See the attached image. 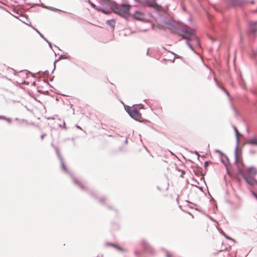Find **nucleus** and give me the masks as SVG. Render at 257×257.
I'll list each match as a JSON object with an SVG mask.
<instances>
[{
    "instance_id": "nucleus-10",
    "label": "nucleus",
    "mask_w": 257,
    "mask_h": 257,
    "mask_svg": "<svg viewBox=\"0 0 257 257\" xmlns=\"http://www.w3.org/2000/svg\"><path fill=\"white\" fill-rule=\"evenodd\" d=\"M47 118L48 119H55V120H56V121L60 120V119L57 118L56 117H47ZM56 122L57 124H58V125H59V127L63 126L65 129H67V127L65 126V122L64 120L63 121L62 124L61 123H59L58 122Z\"/></svg>"
},
{
    "instance_id": "nucleus-3",
    "label": "nucleus",
    "mask_w": 257,
    "mask_h": 257,
    "mask_svg": "<svg viewBox=\"0 0 257 257\" xmlns=\"http://www.w3.org/2000/svg\"><path fill=\"white\" fill-rule=\"evenodd\" d=\"M184 32L185 34L183 36V38L189 40L194 39L196 43L198 44H199V40L195 36V35L194 34V32L192 30L188 27H186L184 28Z\"/></svg>"
},
{
    "instance_id": "nucleus-1",
    "label": "nucleus",
    "mask_w": 257,
    "mask_h": 257,
    "mask_svg": "<svg viewBox=\"0 0 257 257\" xmlns=\"http://www.w3.org/2000/svg\"><path fill=\"white\" fill-rule=\"evenodd\" d=\"M111 8L113 12L124 18L131 16L130 10L132 6L129 4L118 5L115 3L111 4Z\"/></svg>"
},
{
    "instance_id": "nucleus-35",
    "label": "nucleus",
    "mask_w": 257,
    "mask_h": 257,
    "mask_svg": "<svg viewBox=\"0 0 257 257\" xmlns=\"http://www.w3.org/2000/svg\"><path fill=\"white\" fill-rule=\"evenodd\" d=\"M135 254H136V255H139V253H138L137 251H135Z\"/></svg>"
},
{
    "instance_id": "nucleus-42",
    "label": "nucleus",
    "mask_w": 257,
    "mask_h": 257,
    "mask_svg": "<svg viewBox=\"0 0 257 257\" xmlns=\"http://www.w3.org/2000/svg\"><path fill=\"white\" fill-rule=\"evenodd\" d=\"M135 1H137V2H139V3H140V2L139 1H138V0H135Z\"/></svg>"
},
{
    "instance_id": "nucleus-7",
    "label": "nucleus",
    "mask_w": 257,
    "mask_h": 257,
    "mask_svg": "<svg viewBox=\"0 0 257 257\" xmlns=\"http://www.w3.org/2000/svg\"><path fill=\"white\" fill-rule=\"evenodd\" d=\"M243 178L250 186H255L257 185V180L253 178L245 175Z\"/></svg>"
},
{
    "instance_id": "nucleus-9",
    "label": "nucleus",
    "mask_w": 257,
    "mask_h": 257,
    "mask_svg": "<svg viewBox=\"0 0 257 257\" xmlns=\"http://www.w3.org/2000/svg\"><path fill=\"white\" fill-rule=\"evenodd\" d=\"M166 27L169 29L173 33H177L178 30V27L177 26L168 23L166 25Z\"/></svg>"
},
{
    "instance_id": "nucleus-32",
    "label": "nucleus",
    "mask_w": 257,
    "mask_h": 257,
    "mask_svg": "<svg viewBox=\"0 0 257 257\" xmlns=\"http://www.w3.org/2000/svg\"><path fill=\"white\" fill-rule=\"evenodd\" d=\"M207 216L208 217V218H210L211 220H212V221H214V219H213L211 217L209 216V215H207Z\"/></svg>"
},
{
    "instance_id": "nucleus-28",
    "label": "nucleus",
    "mask_w": 257,
    "mask_h": 257,
    "mask_svg": "<svg viewBox=\"0 0 257 257\" xmlns=\"http://www.w3.org/2000/svg\"><path fill=\"white\" fill-rule=\"evenodd\" d=\"M127 143H128V140H127V138H126L125 139V140L124 141V144H127Z\"/></svg>"
},
{
    "instance_id": "nucleus-27",
    "label": "nucleus",
    "mask_w": 257,
    "mask_h": 257,
    "mask_svg": "<svg viewBox=\"0 0 257 257\" xmlns=\"http://www.w3.org/2000/svg\"><path fill=\"white\" fill-rule=\"evenodd\" d=\"M205 166L207 167L208 166V162L206 161L204 162Z\"/></svg>"
},
{
    "instance_id": "nucleus-40",
    "label": "nucleus",
    "mask_w": 257,
    "mask_h": 257,
    "mask_svg": "<svg viewBox=\"0 0 257 257\" xmlns=\"http://www.w3.org/2000/svg\"><path fill=\"white\" fill-rule=\"evenodd\" d=\"M183 173H182V174L180 175L181 177H182L183 176Z\"/></svg>"
},
{
    "instance_id": "nucleus-30",
    "label": "nucleus",
    "mask_w": 257,
    "mask_h": 257,
    "mask_svg": "<svg viewBox=\"0 0 257 257\" xmlns=\"http://www.w3.org/2000/svg\"><path fill=\"white\" fill-rule=\"evenodd\" d=\"M166 253H167V257H171L168 252L166 251Z\"/></svg>"
},
{
    "instance_id": "nucleus-36",
    "label": "nucleus",
    "mask_w": 257,
    "mask_h": 257,
    "mask_svg": "<svg viewBox=\"0 0 257 257\" xmlns=\"http://www.w3.org/2000/svg\"><path fill=\"white\" fill-rule=\"evenodd\" d=\"M188 45H189V47L191 48V49H192V47H191V45H190V44H188Z\"/></svg>"
},
{
    "instance_id": "nucleus-2",
    "label": "nucleus",
    "mask_w": 257,
    "mask_h": 257,
    "mask_svg": "<svg viewBox=\"0 0 257 257\" xmlns=\"http://www.w3.org/2000/svg\"><path fill=\"white\" fill-rule=\"evenodd\" d=\"M55 150H56V153L58 155V157H59V158L61 161L62 169L63 170H64L66 173L69 174L71 176V177L72 179L73 180V182L75 184H77L80 187V188H81L82 190H85L86 189V185L84 184H83V183H82L81 182L77 180H76L73 176V174L68 172V171L67 170V169L65 165L63 159L60 154L59 149L58 148L56 147Z\"/></svg>"
},
{
    "instance_id": "nucleus-21",
    "label": "nucleus",
    "mask_w": 257,
    "mask_h": 257,
    "mask_svg": "<svg viewBox=\"0 0 257 257\" xmlns=\"http://www.w3.org/2000/svg\"><path fill=\"white\" fill-rule=\"evenodd\" d=\"M223 235L224 236H225V237L228 239H229V240H231L232 241H233V242H235V240L229 236H228L227 235H226L225 233H223Z\"/></svg>"
},
{
    "instance_id": "nucleus-20",
    "label": "nucleus",
    "mask_w": 257,
    "mask_h": 257,
    "mask_svg": "<svg viewBox=\"0 0 257 257\" xmlns=\"http://www.w3.org/2000/svg\"><path fill=\"white\" fill-rule=\"evenodd\" d=\"M237 171L238 173L242 176L243 178L244 176L245 175V174L243 172V171L241 170V169L239 167H237Z\"/></svg>"
},
{
    "instance_id": "nucleus-29",
    "label": "nucleus",
    "mask_w": 257,
    "mask_h": 257,
    "mask_svg": "<svg viewBox=\"0 0 257 257\" xmlns=\"http://www.w3.org/2000/svg\"><path fill=\"white\" fill-rule=\"evenodd\" d=\"M222 162L225 165V166H226V168L227 169V163L223 161H222Z\"/></svg>"
},
{
    "instance_id": "nucleus-18",
    "label": "nucleus",
    "mask_w": 257,
    "mask_h": 257,
    "mask_svg": "<svg viewBox=\"0 0 257 257\" xmlns=\"http://www.w3.org/2000/svg\"><path fill=\"white\" fill-rule=\"evenodd\" d=\"M97 11L102 12L103 13L106 14V15H109V14H111V12L110 11H105L104 9H97Z\"/></svg>"
},
{
    "instance_id": "nucleus-41",
    "label": "nucleus",
    "mask_w": 257,
    "mask_h": 257,
    "mask_svg": "<svg viewBox=\"0 0 257 257\" xmlns=\"http://www.w3.org/2000/svg\"><path fill=\"white\" fill-rule=\"evenodd\" d=\"M226 94H227V95H229V93H228V92H227V91H226Z\"/></svg>"
},
{
    "instance_id": "nucleus-33",
    "label": "nucleus",
    "mask_w": 257,
    "mask_h": 257,
    "mask_svg": "<svg viewBox=\"0 0 257 257\" xmlns=\"http://www.w3.org/2000/svg\"><path fill=\"white\" fill-rule=\"evenodd\" d=\"M225 157H226V162L227 163H228L229 162V160H228V158L226 156H225Z\"/></svg>"
},
{
    "instance_id": "nucleus-11",
    "label": "nucleus",
    "mask_w": 257,
    "mask_h": 257,
    "mask_svg": "<svg viewBox=\"0 0 257 257\" xmlns=\"http://www.w3.org/2000/svg\"><path fill=\"white\" fill-rule=\"evenodd\" d=\"M247 172L249 174L256 175L257 174V170L254 167H250L247 169Z\"/></svg>"
},
{
    "instance_id": "nucleus-16",
    "label": "nucleus",
    "mask_w": 257,
    "mask_h": 257,
    "mask_svg": "<svg viewBox=\"0 0 257 257\" xmlns=\"http://www.w3.org/2000/svg\"><path fill=\"white\" fill-rule=\"evenodd\" d=\"M115 22L114 20H108L106 22V24L110 26L112 28H114Z\"/></svg>"
},
{
    "instance_id": "nucleus-26",
    "label": "nucleus",
    "mask_w": 257,
    "mask_h": 257,
    "mask_svg": "<svg viewBox=\"0 0 257 257\" xmlns=\"http://www.w3.org/2000/svg\"><path fill=\"white\" fill-rule=\"evenodd\" d=\"M252 194L254 195V196L256 198V199L257 200V195L253 192H252Z\"/></svg>"
},
{
    "instance_id": "nucleus-5",
    "label": "nucleus",
    "mask_w": 257,
    "mask_h": 257,
    "mask_svg": "<svg viewBox=\"0 0 257 257\" xmlns=\"http://www.w3.org/2000/svg\"><path fill=\"white\" fill-rule=\"evenodd\" d=\"M130 16L138 21H145L146 19L145 14L139 11H136L133 14L131 15Z\"/></svg>"
},
{
    "instance_id": "nucleus-34",
    "label": "nucleus",
    "mask_w": 257,
    "mask_h": 257,
    "mask_svg": "<svg viewBox=\"0 0 257 257\" xmlns=\"http://www.w3.org/2000/svg\"><path fill=\"white\" fill-rule=\"evenodd\" d=\"M216 152H218L219 153H221V152L220 151H219V150H216Z\"/></svg>"
},
{
    "instance_id": "nucleus-6",
    "label": "nucleus",
    "mask_w": 257,
    "mask_h": 257,
    "mask_svg": "<svg viewBox=\"0 0 257 257\" xmlns=\"http://www.w3.org/2000/svg\"><path fill=\"white\" fill-rule=\"evenodd\" d=\"M145 5H147L150 7L153 8L158 11H161L162 10L161 6L158 5L156 1L157 0H146Z\"/></svg>"
},
{
    "instance_id": "nucleus-23",
    "label": "nucleus",
    "mask_w": 257,
    "mask_h": 257,
    "mask_svg": "<svg viewBox=\"0 0 257 257\" xmlns=\"http://www.w3.org/2000/svg\"><path fill=\"white\" fill-rule=\"evenodd\" d=\"M89 4L91 5V6L94 9H96V6L93 4L92 3V2H91L90 1L89 2Z\"/></svg>"
},
{
    "instance_id": "nucleus-13",
    "label": "nucleus",
    "mask_w": 257,
    "mask_h": 257,
    "mask_svg": "<svg viewBox=\"0 0 257 257\" xmlns=\"http://www.w3.org/2000/svg\"><path fill=\"white\" fill-rule=\"evenodd\" d=\"M250 30L252 33L257 32V22L253 23L250 25Z\"/></svg>"
},
{
    "instance_id": "nucleus-31",
    "label": "nucleus",
    "mask_w": 257,
    "mask_h": 257,
    "mask_svg": "<svg viewBox=\"0 0 257 257\" xmlns=\"http://www.w3.org/2000/svg\"><path fill=\"white\" fill-rule=\"evenodd\" d=\"M76 127L78 129L81 130V128L77 124L76 125Z\"/></svg>"
},
{
    "instance_id": "nucleus-12",
    "label": "nucleus",
    "mask_w": 257,
    "mask_h": 257,
    "mask_svg": "<svg viewBox=\"0 0 257 257\" xmlns=\"http://www.w3.org/2000/svg\"><path fill=\"white\" fill-rule=\"evenodd\" d=\"M141 244L145 249H150L151 250H152V248L146 240H142L141 241Z\"/></svg>"
},
{
    "instance_id": "nucleus-19",
    "label": "nucleus",
    "mask_w": 257,
    "mask_h": 257,
    "mask_svg": "<svg viewBox=\"0 0 257 257\" xmlns=\"http://www.w3.org/2000/svg\"><path fill=\"white\" fill-rule=\"evenodd\" d=\"M232 4L234 6H239L240 5V2L239 0H232Z\"/></svg>"
},
{
    "instance_id": "nucleus-4",
    "label": "nucleus",
    "mask_w": 257,
    "mask_h": 257,
    "mask_svg": "<svg viewBox=\"0 0 257 257\" xmlns=\"http://www.w3.org/2000/svg\"><path fill=\"white\" fill-rule=\"evenodd\" d=\"M232 127L234 130L236 139V147L234 150V159L235 163L238 162V156L237 154L238 145H239V136L240 135L239 132L238 131L235 125H232Z\"/></svg>"
},
{
    "instance_id": "nucleus-15",
    "label": "nucleus",
    "mask_w": 257,
    "mask_h": 257,
    "mask_svg": "<svg viewBox=\"0 0 257 257\" xmlns=\"http://www.w3.org/2000/svg\"><path fill=\"white\" fill-rule=\"evenodd\" d=\"M247 144L249 145H257V138H253L249 140Z\"/></svg>"
},
{
    "instance_id": "nucleus-38",
    "label": "nucleus",
    "mask_w": 257,
    "mask_h": 257,
    "mask_svg": "<svg viewBox=\"0 0 257 257\" xmlns=\"http://www.w3.org/2000/svg\"><path fill=\"white\" fill-rule=\"evenodd\" d=\"M188 45H189V47L191 48V49H192V47H191V45H190V44H188Z\"/></svg>"
},
{
    "instance_id": "nucleus-37",
    "label": "nucleus",
    "mask_w": 257,
    "mask_h": 257,
    "mask_svg": "<svg viewBox=\"0 0 257 257\" xmlns=\"http://www.w3.org/2000/svg\"><path fill=\"white\" fill-rule=\"evenodd\" d=\"M188 45H189V47L191 48V49H192V47H191V45H190V44H188Z\"/></svg>"
},
{
    "instance_id": "nucleus-25",
    "label": "nucleus",
    "mask_w": 257,
    "mask_h": 257,
    "mask_svg": "<svg viewBox=\"0 0 257 257\" xmlns=\"http://www.w3.org/2000/svg\"><path fill=\"white\" fill-rule=\"evenodd\" d=\"M46 136V134H43L41 135V140H43L44 139V138Z\"/></svg>"
},
{
    "instance_id": "nucleus-8",
    "label": "nucleus",
    "mask_w": 257,
    "mask_h": 257,
    "mask_svg": "<svg viewBox=\"0 0 257 257\" xmlns=\"http://www.w3.org/2000/svg\"><path fill=\"white\" fill-rule=\"evenodd\" d=\"M130 116L136 120L140 122L144 121L142 117V113H128Z\"/></svg>"
},
{
    "instance_id": "nucleus-24",
    "label": "nucleus",
    "mask_w": 257,
    "mask_h": 257,
    "mask_svg": "<svg viewBox=\"0 0 257 257\" xmlns=\"http://www.w3.org/2000/svg\"><path fill=\"white\" fill-rule=\"evenodd\" d=\"M105 200V199L104 198H102V199H100V202L101 203H103L104 202Z\"/></svg>"
},
{
    "instance_id": "nucleus-39",
    "label": "nucleus",
    "mask_w": 257,
    "mask_h": 257,
    "mask_svg": "<svg viewBox=\"0 0 257 257\" xmlns=\"http://www.w3.org/2000/svg\"><path fill=\"white\" fill-rule=\"evenodd\" d=\"M188 45H189V47L191 48V49H192V47H191V45H190V44H188Z\"/></svg>"
},
{
    "instance_id": "nucleus-14",
    "label": "nucleus",
    "mask_w": 257,
    "mask_h": 257,
    "mask_svg": "<svg viewBox=\"0 0 257 257\" xmlns=\"http://www.w3.org/2000/svg\"><path fill=\"white\" fill-rule=\"evenodd\" d=\"M107 246H113L114 247V248H115L116 249H117V250H120V251H123L124 250L121 247L119 246H117V245L115 244H113V243H107L106 244Z\"/></svg>"
},
{
    "instance_id": "nucleus-22",
    "label": "nucleus",
    "mask_w": 257,
    "mask_h": 257,
    "mask_svg": "<svg viewBox=\"0 0 257 257\" xmlns=\"http://www.w3.org/2000/svg\"><path fill=\"white\" fill-rule=\"evenodd\" d=\"M0 119H5L7 121H8L9 123L11 122L10 118H6L3 116H0Z\"/></svg>"
},
{
    "instance_id": "nucleus-17",
    "label": "nucleus",
    "mask_w": 257,
    "mask_h": 257,
    "mask_svg": "<svg viewBox=\"0 0 257 257\" xmlns=\"http://www.w3.org/2000/svg\"><path fill=\"white\" fill-rule=\"evenodd\" d=\"M125 108L127 112H138V111L136 107L134 108L132 111L130 106H127L126 107H125Z\"/></svg>"
}]
</instances>
